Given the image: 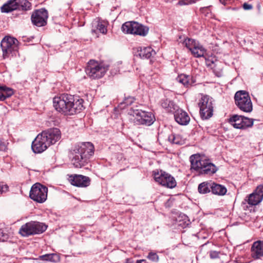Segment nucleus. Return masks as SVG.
I'll list each match as a JSON object with an SVG mask.
<instances>
[{
    "label": "nucleus",
    "instance_id": "obj_35",
    "mask_svg": "<svg viewBox=\"0 0 263 263\" xmlns=\"http://www.w3.org/2000/svg\"><path fill=\"white\" fill-rule=\"evenodd\" d=\"M7 140L4 139H0V151L5 152L7 149Z\"/></svg>",
    "mask_w": 263,
    "mask_h": 263
},
{
    "label": "nucleus",
    "instance_id": "obj_23",
    "mask_svg": "<svg viewBox=\"0 0 263 263\" xmlns=\"http://www.w3.org/2000/svg\"><path fill=\"white\" fill-rule=\"evenodd\" d=\"M138 51L140 58L143 59H148L156 54V52L151 47H141Z\"/></svg>",
    "mask_w": 263,
    "mask_h": 263
},
{
    "label": "nucleus",
    "instance_id": "obj_31",
    "mask_svg": "<svg viewBox=\"0 0 263 263\" xmlns=\"http://www.w3.org/2000/svg\"><path fill=\"white\" fill-rule=\"evenodd\" d=\"M212 6L201 7L200 8V12L203 14L205 17L211 18L212 17V13L211 10Z\"/></svg>",
    "mask_w": 263,
    "mask_h": 263
},
{
    "label": "nucleus",
    "instance_id": "obj_36",
    "mask_svg": "<svg viewBox=\"0 0 263 263\" xmlns=\"http://www.w3.org/2000/svg\"><path fill=\"white\" fill-rule=\"evenodd\" d=\"M209 256L212 259H217L219 258L220 252L216 251H210L209 252Z\"/></svg>",
    "mask_w": 263,
    "mask_h": 263
},
{
    "label": "nucleus",
    "instance_id": "obj_16",
    "mask_svg": "<svg viewBox=\"0 0 263 263\" xmlns=\"http://www.w3.org/2000/svg\"><path fill=\"white\" fill-rule=\"evenodd\" d=\"M48 17V11L44 8L34 11L31 15V21L37 27L44 26L47 24Z\"/></svg>",
    "mask_w": 263,
    "mask_h": 263
},
{
    "label": "nucleus",
    "instance_id": "obj_21",
    "mask_svg": "<svg viewBox=\"0 0 263 263\" xmlns=\"http://www.w3.org/2000/svg\"><path fill=\"white\" fill-rule=\"evenodd\" d=\"M251 256L254 259H259L263 256V241H255L251 247Z\"/></svg>",
    "mask_w": 263,
    "mask_h": 263
},
{
    "label": "nucleus",
    "instance_id": "obj_13",
    "mask_svg": "<svg viewBox=\"0 0 263 263\" xmlns=\"http://www.w3.org/2000/svg\"><path fill=\"white\" fill-rule=\"evenodd\" d=\"M18 43V41L13 37L5 36L3 39L1 46L4 58L8 57L10 54L15 53V52L17 51Z\"/></svg>",
    "mask_w": 263,
    "mask_h": 263
},
{
    "label": "nucleus",
    "instance_id": "obj_19",
    "mask_svg": "<svg viewBox=\"0 0 263 263\" xmlns=\"http://www.w3.org/2000/svg\"><path fill=\"white\" fill-rule=\"evenodd\" d=\"M50 145L43 138L42 134H39L32 143L31 148L34 153H41Z\"/></svg>",
    "mask_w": 263,
    "mask_h": 263
},
{
    "label": "nucleus",
    "instance_id": "obj_34",
    "mask_svg": "<svg viewBox=\"0 0 263 263\" xmlns=\"http://www.w3.org/2000/svg\"><path fill=\"white\" fill-rule=\"evenodd\" d=\"M9 238V235L5 229H0V239L2 241H7Z\"/></svg>",
    "mask_w": 263,
    "mask_h": 263
},
{
    "label": "nucleus",
    "instance_id": "obj_42",
    "mask_svg": "<svg viewBox=\"0 0 263 263\" xmlns=\"http://www.w3.org/2000/svg\"><path fill=\"white\" fill-rule=\"evenodd\" d=\"M232 9L233 10H237V9H238V8H232Z\"/></svg>",
    "mask_w": 263,
    "mask_h": 263
},
{
    "label": "nucleus",
    "instance_id": "obj_29",
    "mask_svg": "<svg viewBox=\"0 0 263 263\" xmlns=\"http://www.w3.org/2000/svg\"><path fill=\"white\" fill-rule=\"evenodd\" d=\"M211 182H203L200 183L198 187L199 193L204 194L211 191Z\"/></svg>",
    "mask_w": 263,
    "mask_h": 263
},
{
    "label": "nucleus",
    "instance_id": "obj_41",
    "mask_svg": "<svg viewBox=\"0 0 263 263\" xmlns=\"http://www.w3.org/2000/svg\"><path fill=\"white\" fill-rule=\"evenodd\" d=\"M145 261H146V260L144 259L138 260H137L136 263H142V262H145Z\"/></svg>",
    "mask_w": 263,
    "mask_h": 263
},
{
    "label": "nucleus",
    "instance_id": "obj_22",
    "mask_svg": "<svg viewBox=\"0 0 263 263\" xmlns=\"http://www.w3.org/2000/svg\"><path fill=\"white\" fill-rule=\"evenodd\" d=\"M262 199H263L254 191L252 193L246 197L245 201L249 205L255 206L260 203Z\"/></svg>",
    "mask_w": 263,
    "mask_h": 263
},
{
    "label": "nucleus",
    "instance_id": "obj_39",
    "mask_svg": "<svg viewBox=\"0 0 263 263\" xmlns=\"http://www.w3.org/2000/svg\"><path fill=\"white\" fill-rule=\"evenodd\" d=\"M254 191L263 199V184L257 186Z\"/></svg>",
    "mask_w": 263,
    "mask_h": 263
},
{
    "label": "nucleus",
    "instance_id": "obj_11",
    "mask_svg": "<svg viewBox=\"0 0 263 263\" xmlns=\"http://www.w3.org/2000/svg\"><path fill=\"white\" fill-rule=\"evenodd\" d=\"M213 98L208 95L203 96L198 103L200 107V114L202 119H209L213 116Z\"/></svg>",
    "mask_w": 263,
    "mask_h": 263
},
{
    "label": "nucleus",
    "instance_id": "obj_12",
    "mask_svg": "<svg viewBox=\"0 0 263 263\" xmlns=\"http://www.w3.org/2000/svg\"><path fill=\"white\" fill-rule=\"evenodd\" d=\"M47 193L48 188L46 186L36 183L31 188L29 197L37 202L43 203L47 199Z\"/></svg>",
    "mask_w": 263,
    "mask_h": 263
},
{
    "label": "nucleus",
    "instance_id": "obj_9",
    "mask_svg": "<svg viewBox=\"0 0 263 263\" xmlns=\"http://www.w3.org/2000/svg\"><path fill=\"white\" fill-rule=\"evenodd\" d=\"M107 69L102 64L95 60H90L87 63L85 71L92 79H100L104 76Z\"/></svg>",
    "mask_w": 263,
    "mask_h": 263
},
{
    "label": "nucleus",
    "instance_id": "obj_25",
    "mask_svg": "<svg viewBox=\"0 0 263 263\" xmlns=\"http://www.w3.org/2000/svg\"><path fill=\"white\" fill-rule=\"evenodd\" d=\"M160 103L161 106L168 112H173L177 108L174 102L168 99H162Z\"/></svg>",
    "mask_w": 263,
    "mask_h": 263
},
{
    "label": "nucleus",
    "instance_id": "obj_38",
    "mask_svg": "<svg viewBox=\"0 0 263 263\" xmlns=\"http://www.w3.org/2000/svg\"><path fill=\"white\" fill-rule=\"evenodd\" d=\"M9 186L3 182H0V194H2L8 191Z\"/></svg>",
    "mask_w": 263,
    "mask_h": 263
},
{
    "label": "nucleus",
    "instance_id": "obj_18",
    "mask_svg": "<svg viewBox=\"0 0 263 263\" xmlns=\"http://www.w3.org/2000/svg\"><path fill=\"white\" fill-rule=\"evenodd\" d=\"M69 182L74 186L80 187H86L90 184L91 179L89 177L82 175H71L69 176Z\"/></svg>",
    "mask_w": 263,
    "mask_h": 263
},
{
    "label": "nucleus",
    "instance_id": "obj_17",
    "mask_svg": "<svg viewBox=\"0 0 263 263\" xmlns=\"http://www.w3.org/2000/svg\"><path fill=\"white\" fill-rule=\"evenodd\" d=\"M41 134L49 145L55 144L61 137V131L58 128L48 129L43 131Z\"/></svg>",
    "mask_w": 263,
    "mask_h": 263
},
{
    "label": "nucleus",
    "instance_id": "obj_7",
    "mask_svg": "<svg viewBox=\"0 0 263 263\" xmlns=\"http://www.w3.org/2000/svg\"><path fill=\"white\" fill-rule=\"evenodd\" d=\"M32 5L28 0H9L1 7V11L9 13L14 10L25 12L31 9Z\"/></svg>",
    "mask_w": 263,
    "mask_h": 263
},
{
    "label": "nucleus",
    "instance_id": "obj_20",
    "mask_svg": "<svg viewBox=\"0 0 263 263\" xmlns=\"http://www.w3.org/2000/svg\"><path fill=\"white\" fill-rule=\"evenodd\" d=\"M173 112L175 120L179 124L186 125L189 123L190 117L186 111L180 108H176Z\"/></svg>",
    "mask_w": 263,
    "mask_h": 263
},
{
    "label": "nucleus",
    "instance_id": "obj_24",
    "mask_svg": "<svg viewBox=\"0 0 263 263\" xmlns=\"http://www.w3.org/2000/svg\"><path fill=\"white\" fill-rule=\"evenodd\" d=\"M176 81L183 84L186 87H189L195 83L193 78L190 75L181 74L176 78Z\"/></svg>",
    "mask_w": 263,
    "mask_h": 263
},
{
    "label": "nucleus",
    "instance_id": "obj_8",
    "mask_svg": "<svg viewBox=\"0 0 263 263\" xmlns=\"http://www.w3.org/2000/svg\"><path fill=\"white\" fill-rule=\"evenodd\" d=\"M122 31L126 34L145 36L148 33L149 28L137 22H126L122 26Z\"/></svg>",
    "mask_w": 263,
    "mask_h": 263
},
{
    "label": "nucleus",
    "instance_id": "obj_5",
    "mask_svg": "<svg viewBox=\"0 0 263 263\" xmlns=\"http://www.w3.org/2000/svg\"><path fill=\"white\" fill-rule=\"evenodd\" d=\"M47 226L38 221H31L22 225L20 229L19 233L24 237L39 234L45 232Z\"/></svg>",
    "mask_w": 263,
    "mask_h": 263
},
{
    "label": "nucleus",
    "instance_id": "obj_40",
    "mask_svg": "<svg viewBox=\"0 0 263 263\" xmlns=\"http://www.w3.org/2000/svg\"><path fill=\"white\" fill-rule=\"evenodd\" d=\"M242 8L245 10H250L253 9V6L247 3H245L242 5Z\"/></svg>",
    "mask_w": 263,
    "mask_h": 263
},
{
    "label": "nucleus",
    "instance_id": "obj_32",
    "mask_svg": "<svg viewBox=\"0 0 263 263\" xmlns=\"http://www.w3.org/2000/svg\"><path fill=\"white\" fill-rule=\"evenodd\" d=\"M0 89L3 90V93L6 97V99L11 97L14 93L12 89L6 86H0Z\"/></svg>",
    "mask_w": 263,
    "mask_h": 263
},
{
    "label": "nucleus",
    "instance_id": "obj_27",
    "mask_svg": "<svg viewBox=\"0 0 263 263\" xmlns=\"http://www.w3.org/2000/svg\"><path fill=\"white\" fill-rule=\"evenodd\" d=\"M167 140L172 144L182 145L185 143V140L180 135L172 134L168 136Z\"/></svg>",
    "mask_w": 263,
    "mask_h": 263
},
{
    "label": "nucleus",
    "instance_id": "obj_28",
    "mask_svg": "<svg viewBox=\"0 0 263 263\" xmlns=\"http://www.w3.org/2000/svg\"><path fill=\"white\" fill-rule=\"evenodd\" d=\"M39 258L45 261L57 262L60 261V257L56 253L46 254L39 256Z\"/></svg>",
    "mask_w": 263,
    "mask_h": 263
},
{
    "label": "nucleus",
    "instance_id": "obj_14",
    "mask_svg": "<svg viewBox=\"0 0 263 263\" xmlns=\"http://www.w3.org/2000/svg\"><path fill=\"white\" fill-rule=\"evenodd\" d=\"M183 43L195 58L203 57L206 53V49L198 41L194 39L186 38Z\"/></svg>",
    "mask_w": 263,
    "mask_h": 263
},
{
    "label": "nucleus",
    "instance_id": "obj_6",
    "mask_svg": "<svg viewBox=\"0 0 263 263\" xmlns=\"http://www.w3.org/2000/svg\"><path fill=\"white\" fill-rule=\"evenodd\" d=\"M236 105L242 111L251 112L253 105L249 93L245 90L237 91L234 96Z\"/></svg>",
    "mask_w": 263,
    "mask_h": 263
},
{
    "label": "nucleus",
    "instance_id": "obj_1",
    "mask_svg": "<svg viewBox=\"0 0 263 263\" xmlns=\"http://www.w3.org/2000/svg\"><path fill=\"white\" fill-rule=\"evenodd\" d=\"M84 100L68 93L55 97L53 105L57 111L66 115H72L80 112L85 107Z\"/></svg>",
    "mask_w": 263,
    "mask_h": 263
},
{
    "label": "nucleus",
    "instance_id": "obj_33",
    "mask_svg": "<svg viewBox=\"0 0 263 263\" xmlns=\"http://www.w3.org/2000/svg\"><path fill=\"white\" fill-rule=\"evenodd\" d=\"M147 258L154 262H158L159 261L158 255L156 253L153 252H150L148 253Z\"/></svg>",
    "mask_w": 263,
    "mask_h": 263
},
{
    "label": "nucleus",
    "instance_id": "obj_26",
    "mask_svg": "<svg viewBox=\"0 0 263 263\" xmlns=\"http://www.w3.org/2000/svg\"><path fill=\"white\" fill-rule=\"evenodd\" d=\"M211 192L213 194L220 196L225 195L227 192V188L222 185L211 182Z\"/></svg>",
    "mask_w": 263,
    "mask_h": 263
},
{
    "label": "nucleus",
    "instance_id": "obj_15",
    "mask_svg": "<svg viewBox=\"0 0 263 263\" xmlns=\"http://www.w3.org/2000/svg\"><path fill=\"white\" fill-rule=\"evenodd\" d=\"M253 119L243 116L234 115L229 119V122L235 128L246 129L253 125Z\"/></svg>",
    "mask_w": 263,
    "mask_h": 263
},
{
    "label": "nucleus",
    "instance_id": "obj_2",
    "mask_svg": "<svg viewBox=\"0 0 263 263\" xmlns=\"http://www.w3.org/2000/svg\"><path fill=\"white\" fill-rule=\"evenodd\" d=\"M94 154V146L90 142L76 144L71 151V163L76 168H81L87 164Z\"/></svg>",
    "mask_w": 263,
    "mask_h": 263
},
{
    "label": "nucleus",
    "instance_id": "obj_30",
    "mask_svg": "<svg viewBox=\"0 0 263 263\" xmlns=\"http://www.w3.org/2000/svg\"><path fill=\"white\" fill-rule=\"evenodd\" d=\"M108 23L107 22L104 21H99L97 26V29L102 34H106L107 32Z\"/></svg>",
    "mask_w": 263,
    "mask_h": 263
},
{
    "label": "nucleus",
    "instance_id": "obj_3",
    "mask_svg": "<svg viewBox=\"0 0 263 263\" xmlns=\"http://www.w3.org/2000/svg\"><path fill=\"white\" fill-rule=\"evenodd\" d=\"M191 169L198 175H212L215 173L217 168L209 159H204L199 154H194L190 157Z\"/></svg>",
    "mask_w": 263,
    "mask_h": 263
},
{
    "label": "nucleus",
    "instance_id": "obj_4",
    "mask_svg": "<svg viewBox=\"0 0 263 263\" xmlns=\"http://www.w3.org/2000/svg\"><path fill=\"white\" fill-rule=\"evenodd\" d=\"M128 114L134 118L133 122L135 125L150 126L155 120L152 112L143 110L138 106L131 107Z\"/></svg>",
    "mask_w": 263,
    "mask_h": 263
},
{
    "label": "nucleus",
    "instance_id": "obj_10",
    "mask_svg": "<svg viewBox=\"0 0 263 263\" xmlns=\"http://www.w3.org/2000/svg\"><path fill=\"white\" fill-rule=\"evenodd\" d=\"M153 176L155 181L162 186L173 189L177 185L175 179L171 175L162 170L154 171Z\"/></svg>",
    "mask_w": 263,
    "mask_h": 263
},
{
    "label": "nucleus",
    "instance_id": "obj_37",
    "mask_svg": "<svg viewBox=\"0 0 263 263\" xmlns=\"http://www.w3.org/2000/svg\"><path fill=\"white\" fill-rule=\"evenodd\" d=\"M135 98L134 97L129 96L125 98L122 103L126 105H130L135 101Z\"/></svg>",
    "mask_w": 263,
    "mask_h": 263
}]
</instances>
